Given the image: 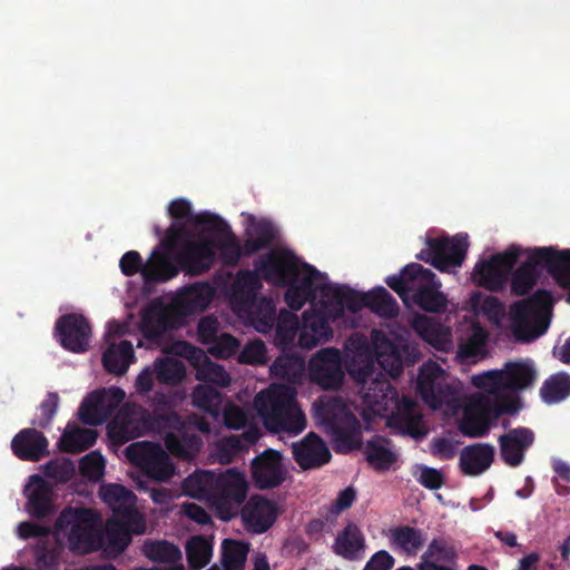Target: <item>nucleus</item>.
I'll list each match as a JSON object with an SVG mask.
<instances>
[{
	"instance_id": "f257e3e1",
	"label": "nucleus",
	"mask_w": 570,
	"mask_h": 570,
	"mask_svg": "<svg viewBox=\"0 0 570 570\" xmlns=\"http://www.w3.org/2000/svg\"><path fill=\"white\" fill-rule=\"evenodd\" d=\"M185 494L204 500L216 508L220 519L230 520L245 502L248 482L244 472L237 468L225 471L199 470L188 475L183 482Z\"/></svg>"
},
{
	"instance_id": "f03ea898",
	"label": "nucleus",
	"mask_w": 570,
	"mask_h": 570,
	"mask_svg": "<svg viewBox=\"0 0 570 570\" xmlns=\"http://www.w3.org/2000/svg\"><path fill=\"white\" fill-rule=\"evenodd\" d=\"M385 283L404 303L412 301L422 311L442 313L446 308L448 298L440 291L441 283L431 269L419 263L407 264L400 274L387 276Z\"/></svg>"
},
{
	"instance_id": "7ed1b4c3",
	"label": "nucleus",
	"mask_w": 570,
	"mask_h": 570,
	"mask_svg": "<svg viewBox=\"0 0 570 570\" xmlns=\"http://www.w3.org/2000/svg\"><path fill=\"white\" fill-rule=\"evenodd\" d=\"M316 417L331 436L335 452L346 454L363 446L358 419L340 396L320 397L314 403Z\"/></svg>"
},
{
	"instance_id": "20e7f679",
	"label": "nucleus",
	"mask_w": 570,
	"mask_h": 570,
	"mask_svg": "<svg viewBox=\"0 0 570 570\" xmlns=\"http://www.w3.org/2000/svg\"><path fill=\"white\" fill-rule=\"evenodd\" d=\"M255 406L265 426L276 433H301L306 426L304 413L296 403V390L288 385H272L255 396Z\"/></svg>"
},
{
	"instance_id": "39448f33",
	"label": "nucleus",
	"mask_w": 570,
	"mask_h": 570,
	"mask_svg": "<svg viewBox=\"0 0 570 570\" xmlns=\"http://www.w3.org/2000/svg\"><path fill=\"white\" fill-rule=\"evenodd\" d=\"M538 373L531 362L509 361L501 370H492L472 376V384L497 399L501 404L518 402V412L523 404L520 393L531 389Z\"/></svg>"
},
{
	"instance_id": "423d86ee",
	"label": "nucleus",
	"mask_w": 570,
	"mask_h": 570,
	"mask_svg": "<svg viewBox=\"0 0 570 570\" xmlns=\"http://www.w3.org/2000/svg\"><path fill=\"white\" fill-rule=\"evenodd\" d=\"M553 298L549 291L539 289L532 296L510 306V330L517 342L529 343L546 333L550 323Z\"/></svg>"
},
{
	"instance_id": "0eeeda50",
	"label": "nucleus",
	"mask_w": 570,
	"mask_h": 570,
	"mask_svg": "<svg viewBox=\"0 0 570 570\" xmlns=\"http://www.w3.org/2000/svg\"><path fill=\"white\" fill-rule=\"evenodd\" d=\"M97 522L98 515L91 509L66 508L57 518L55 529L67 537L70 551L87 554L99 550L102 544Z\"/></svg>"
},
{
	"instance_id": "6e6552de",
	"label": "nucleus",
	"mask_w": 570,
	"mask_h": 570,
	"mask_svg": "<svg viewBox=\"0 0 570 570\" xmlns=\"http://www.w3.org/2000/svg\"><path fill=\"white\" fill-rule=\"evenodd\" d=\"M517 413L518 402L509 401L501 404L492 395L483 392L469 399L459 429L465 436L483 438L488 435L492 420H497L503 414L514 415Z\"/></svg>"
},
{
	"instance_id": "1a4fd4ad",
	"label": "nucleus",
	"mask_w": 570,
	"mask_h": 570,
	"mask_svg": "<svg viewBox=\"0 0 570 570\" xmlns=\"http://www.w3.org/2000/svg\"><path fill=\"white\" fill-rule=\"evenodd\" d=\"M150 431L155 429H169L164 438L167 451L181 460H193L203 445L202 439L195 433H187V422L175 411L149 412Z\"/></svg>"
},
{
	"instance_id": "9d476101",
	"label": "nucleus",
	"mask_w": 570,
	"mask_h": 570,
	"mask_svg": "<svg viewBox=\"0 0 570 570\" xmlns=\"http://www.w3.org/2000/svg\"><path fill=\"white\" fill-rule=\"evenodd\" d=\"M521 256L522 248L518 245H511L503 253L478 262L472 273L473 283L490 292L502 291L508 282L509 274Z\"/></svg>"
},
{
	"instance_id": "9b49d317",
	"label": "nucleus",
	"mask_w": 570,
	"mask_h": 570,
	"mask_svg": "<svg viewBox=\"0 0 570 570\" xmlns=\"http://www.w3.org/2000/svg\"><path fill=\"white\" fill-rule=\"evenodd\" d=\"M125 453L132 465L153 480L167 481L175 473V466L160 444L135 442L127 446Z\"/></svg>"
},
{
	"instance_id": "f8f14e48",
	"label": "nucleus",
	"mask_w": 570,
	"mask_h": 570,
	"mask_svg": "<svg viewBox=\"0 0 570 570\" xmlns=\"http://www.w3.org/2000/svg\"><path fill=\"white\" fill-rule=\"evenodd\" d=\"M149 431V411L132 403L124 404L107 424L108 439L116 446H121Z\"/></svg>"
},
{
	"instance_id": "ddd939ff",
	"label": "nucleus",
	"mask_w": 570,
	"mask_h": 570,
	"mask_svg": "<svg viewBox=\"0 0 570 570\" xmlns=\"http://www.w3.org/2000/svg\"><path fill=\"white\" fill-rule=\"evenodd\" d=\"M350 374L362 383L361 393L364 405L375 415H384L397 403L399 393L391 382L383 377H372V365L354 372L348 368Z\"/></svg>"
},
{
	"instance_id": "4468645a",
	"label": "nucleus",
	"mask_w": 570,
	"mask_h": 570,
	"mask_svg": "<svg viewBox=\"0 0 570 570\" xmlns=\"http://www.w3.org/2000/svg\"><path fill=\"white\" fill-rule=\"evenodd\" d=\"M468 247V240L463 237H429L426 238V248L422 249L416 258L431 264L440 272H449L463 264Z\"/></svg>"
},
{
	"instance_id": "2eb2a0df",
	"label": "nucleus",
	"mask_w": 570,
	"mask_h": 570,
	"mask_svg": "<svg viewBox=\"0 0 570 570\" xmlns=\"http://www.w3.org/2000/svg\"><path fill=\"white\" fill-rule=\"evenodd\" d=\"M330 303L324 302L320 294L318 303H315L309 309L303 313L302 328L298 335V344L302 347L311 348L321 341H327L333 332L330 322L338 320L332 316Z\"/></svg>"
},
{
	"instance_id": "dca6fc26",
	"label": "nucleus",
	"mask_w": 570,
	"mask_h": 570,
	"mask_svg": "<svg viewBox=\"0 0 570 570\" xmlns=\"http://www.w3.org/2000/svg\"><path fill=\"white\" fill-rule=\"evenodd\" d=\"M126 393L120 387L94 391L81 403L79 419L88 425H99L111 416L125 400Z\"/></svg>"
},
{
	"instance_id": "f3484780",
	"label": "nucleus",
	"mask_w": 570,
	"mask_h": 570,
	"mask_svg": "<svg viewBox=\"0 0 570 570\" xmlns=\"http://www.w3.org/2000/svg\"><path fill=\"white\" fill-rule=\"evenodd\" d=\"M263 278L275 286H286L299 275V261L289 250H272L255 262Z\"/></svg>"
},
{
	"instance_id": "a211bd4d",
	"label": "nucleus",
	"mask_w": 570,
	"mask_h": 570,
	"mask_svg": "<svg viewBox=\"0 0 570 570\" xmlns=\"http://www.w3.org/2000/svg\"><path fill=\"white\" fill-rule=\"evenodd\" d=\"M309 376L324 390L340 389L345 377L340 350L335 347L320 350L309 360Z\"/></svg>"
},
{
	"instance_id": "6ab92c4d",
	"label": "nucleus",
	"mask_w": 570,
	"mask_h": 570,
	"mask_svg": "<svg viewBox=\"0 0 570 570\" xmlns=\"http://www.w3.org/2000/svg\"><path fill=\"white\" fill-rule=\"evenodd\" d=\"M200 223H209L206 229L217 235L216 239H210L213 249H217L222 264L226 267H235L245 255V242L239 243L230 226L220 216H203Z\"/></svg>"
},
{
	"instance_id": "aec40b11",
	"label": "nucleus",
	"mask_w": 570,
	"mask_h": 570,
	"mask_svg": "<svg viewBox=\"0 0 570 570\" xmlns=\"http://www.w3.org/2000/svg\"><path fill=\"white\" fill-rule=\"evenodd\" d=\"M240 518L244 528L253 534L267 532L276 522L278 508L276 503L261 494H253L242 504Z\"/></svg>"
},
{
	"instance_id": "412c9836",
	"label": "nucleus",
	"mask_w": 570,
	"mask_h": 570,
	"mask_svg": "<svg viewBox=\"0 0 570 570\" xmlns=\"http://www.w3.org/2000/svg\"><path fill=\"white\" fill-rule=\"evenodd\" d=\"M55 330L65 350L72 353H82L88 350L91 327L83 315L65 314L57 320Z\"/></svg>"
},
{
	"instance_id": "4be33fe9",
	"label": "nucleus",
	"mask_w": 570,
	"mask_h": 570,
	"mask_svg": "<svg viewBox=\"0 0 570 570\" xmlns=\"http://www.w3.org/2000/svg\"><path fill=\"white\" fill-rule=\"evenodd\" d=\"M216 261V252L210 239L187 240L177 254L180 269L190 276L207 273Z\"/></svg>"
},
{
	"instance_id": "5701e85b",
	"label": "nucleus",
	"mask_w": 570,
	"mask_h": 570,
	"mask_svg": "<svg viewBox=\"0 0 570 570\" xmlns=\"http://www.w3.org/2000/svg\"><path fill=\"white\" fill-rule=\"evenodd\" d=\"M252 479L259 490L279 487L286 479V471L278 451L267 449L255 456L250 464Z\"/></svg>"
},
{
	"instance_id": "b1692460",
	"label": "nucleus",
	"mask_w": 570,
	"mask_h": 570,
	"mask_svg": "<svg viewBox=\"0 0 570 570\" xmlns=\"http://www.w3.org/2000/svg\"><path fill=\"white\" fill-rule=\"evenodd\" d=\"M371 340L381 368L390 376L399 377L403 373L404 356L409 354V346L394 343L380 330L372 331Z\"/></svg>"
},
{
	"instance_id": "393cba45",
	"label": "nucleus",
	"mask_w": 570,
	"mask_h": 570,
	"mask_svg": "<svg viewBox=\"0 0 570 570\" xmlns=\"http://www.w3.org/2000/svg\"><path fill=\"white\" fill-rule=\"evenodd\" d=\"M522 255L525 259L513 271L510 281L511 293L515 296L529 294L543 273L538 247L522 248Z\"/></svg>"
},
{
	"instance_id": "a878e982",
	"label": "nucleus",
	"mask_w": 570,
	"mask_h": 570,
	"mask_svg": "<svg viewBox=\"0 0 570 570\" xmlns=\"http://www.w3.org/2000/svg\"><path fill=\"white\" fill-rule=\"evenodd\" d=\"M180 354L194 361L198 381L214 383L222 387L230 384L232 379L225 367L210 361L200 348L186 342L180 344Z\"/></svg>"
},
{
	"instance_id": "bb28decb",
	"label": "nucleus",
	"mask_w": 570,
	"mask_h": 570,
	"mask_svg": "<svg viewBox=\"0 0 570 570\" xmlns=\"http://www.w3.org/2000/svg\"><path fill=\"white\" fill-rule=\"evenodd\" d=\"M538 250L543 272L549 274L558 286L568 291L567 302L570 304V248L543 246L538 247Z\"/></svg>"
},
{
	"instance_id": "cd10ccee",
	"label": "nucleus",
	"mask_w": 570,
	"mask_h": 570,
	"mask_svg": "<svg viewBox=\"0 0 570 570\" xmlns=\"http://www.w3.org/2000/svg\"><path fill=\"white\" fill-rule=\"evenodd\" d=\"M320 294L324 302L330 303L332 307V316L341 318L344 309L356 313L362 307H365L366 293L360 294L345 285L325 284L320 288Z\"/></svg>"
},
{
	"instance_id": "c85d7f7f",
	"label": "nucleus",
	"mask_w": 570,
	"mask_h": 570,
	"mask_svg": "<svg viewBox=\"0 0 570 570\" xmlns=\"http://www.w3.org/2000/svg\"><path fill=\"white\" fill-rule=\"evenodd\" d=\"M293 458L302 469L309 470L328 463L332 454L321 436L309 432L301 442L293 444Z\"/></svg>"
},
{
	"instance_id": "c756f323",
	"label": "nucleus",
	"mask_w": 570,
	"mask_h": 570,
	"mask_svg": "<svg viewBox=\"0 0 570 570\" xmlns=\"http://www.w3.org/2000/svg\"><path fill=\"white\" fill-rule=\"evenodd\" d=\"M534 433L528 428L509 430L499 438L500 454L509 466H519L524 460L525 451L533 444Z\"/></svg>"
},
{
	"instance_id": "7c9ffc66",
	"label": "nucleus",
	"mask_w": 570,
	"mask_h": 570,
	"mask_svg": "<svg viewBox=\"0 0 570 570\" xmlns=\"http://www.w3.org/2000/svg\"><path fill=\"white\" fill-rule=\"evenodd\" d=\"M169 215L175 219L171 226L167 229V237L176 242L187 235V225L203 227L205 230L210 226L209 223H200L203 216H216L215 214L204 212L194 214L191 205L186 199L173 200L168 208Z\"/></svg>"
},
{
	"instance_id": "2f4dec72",
	"label": "nucleus",
	"mask_w": 570,
	"mask_h": 570,
	"mask_svg": "<svg viewBox=\"0 0 570 570\" xmlns=\"http://www.w3.org/2000/svg\"><path fill=\"white\" fill-rule=\"evenodd\" d=\"M179 271L177 257L174 261L169 248H155L145 263L142 279L145 284L164 283L176 277Z\"/></svg>"
},
{
	"instance_id": "473e14b6",
	"label": "nucleus",
	"mask_w": 570,
	"mask_h": 570,
	"mask_svg": "<svg viewBox=\"0 0 570 570\" xmlns=\"http://www.w3.org/2000/svg\"><path fill=\"white\" fill-rule=\"evenodd\" d=\"M13 454L23 461L38 462L49 454L48 440L36 429H23L11 441Z\"/></svg>"
},
{
	"instance_id": "72a5a7b5",
	"label": "nucleus",
	"mask_w": 570,
	"mask_h": 570,
	"mask_svg": "<svg viewBox=\"0 0 570 570\" xmlns=\"http://www.w3.org/2000/svg\"><path fill=\"white\" fill-rule=\"evenodd\" d=\"M214 297L213 287L206 282H196L181 288L174 299L178 313L188 316L207 308Z\"/></svg>"
},
{
	"instance_id": "f704fd0d",
	"label": "nucleus",
	"mask_w": 570,
	"mask_h": 570,
	"mask_svg": "<svg viewBox=\"0 0 570 570\" xmlns=\"http://www.w3.org/2000/svg\"><path fill=\"white\" fill-rule=\"evenodd\" d=\"M332 550L347 561H361L366 551L365 535L357 524L350 522L337 533Z\"/></svg>"
},
{
	"instance_id": "c9c22d12",
	"label": "nucleus",
	"mask_w": 570,
	"mask_h": 570,
	"mask_svg": "<svg viewBox=\"0 0 570 570\" xmlns=\"http://www.w3.org/2000/svg\"><path fill=\"white\" fill-rule=\"evenodd\" d=\"M458 559L455 548L445 538H434L421 556L417 570L451 569Z\"/></svg>"
},
{
	"instance_id": "e433bc0d",
	"label": "nucleus",
	"mask_w": 570,
	"mask_h": 570,
	"mask_svg": "<svg viewBox=\"0 0 570 570\" xmlns=\"http://www.w3.org/2000/svg\"><path fill=\"white\" fill-rule=\"evenodd\" d=\"M244 235L245 255L249 257L263 249L269 248L277 236V230L271 220L265 218L256 219L254 216H249Z\"/></svg>"
},
{
	"instance_id": "4c0bfd02",
	"label": "nucleus",
	"mask_w": 570,
	"mask_h": 570,
	"mask_svg": "<svg viewBox=\"0 0 570 570\" xmlns=\"http://www.w3.org/2000/svg\"><path fill=\"white\" fill-rule=\"evenodd\" d=\"M494 446L475 443L465 446L460 453V469L463 474L475 476L487 471L494 460Z\"/></svg>"
},
{
	"instance_id": "58836bf2",
	"label": "nucleus",
	"mask_w": 570,
	"mask_h": 570,
	"mask_svg": "<svg viewBox=\"0 0 570 570\" xmlns=\"http://www.w3.org/2000/svg\"><path fill=\"white\" fill-rule=\"evenodd\" d=\"M51 487L40 475L30 476V485L26 488L24 494L28 498L27 509L31 515L42 519L53 513L51 501Z\"/></svg>"
},
{
	"instance_id": "ea45409f",
	"label": "nucleus",
	"mask_w": 570,
	"mask_h": 570,
	"mask_svg": "<svg viewBox=\"0 0 570 570\" xmlns=\"http://www.w3.org/2000/svg\"><path fill=\"white\" fill-rule=\"evenodd\" d=\"M387 537L393 551L410 557L416 556L426 540L423 530L411 525L394 527L390 529Z\"/></svg>"
},
{
	"instance_id": "a19ab883",
	"label": "nucleus",
	"mask_w": 570,
	"mask_h": 570,
	"mask_svg": "<svg viewBox=\"0 0 570 570\" xmlns=\"http://www.w3.org/2000/svg\"><path fill=\"white\" fill-rule=\"evenodd\" d=\"M240 311L248 314L253 326L261 333H268L274 328L276 305L272 297L257 296L248 304L238 306Z\"/></svg>"
},
{
	"instance_id": "79ce46f5",
	"label": "nucleus",
	"mask_w": 570,
	"mask_h": 570,
	"mask_svg": "<svg viewBox=\"0 0 570 570\" xmlns=\"http://www.w3.org/2000/svg\"><path fill=\"white\" fill-rule=\"evenodd\" d=\"M414 332L439 351H446L451 343V332L439 321L425 315H416L412 321Z\"/></svg>"
},
{
	"instance_id": "37998d69",
	"label": "nucleus",
	"mask_w": 570,
	"mask_h": 570,
	"mask_svg": "<svg viewBox=\"0 0 570 570\" xmlns=\"http://www.w3.org/2000/svg\"><path fill=\"white\" fill-rule=\"evenodd\" d=\"M135 360L131 342L121 341L119 344L110 343L102 353V365L108 373L124 375Z\"/></svg>"
},
{
	"instance_id": "c03bdc74",
	"label": "nucleus",
	"mask_w": 570,
	"mask_h": 570,
	"mask_svg": "<svg viewBox=\"0 0 570 570\" xmlns=\"http://www.w3.org/2000/svg\"><path fill=\"white\" fill-rule=\"evenodd\" d=\"M115 522L122 530L119 542H116L114 532L109 533L110 541L118 546L120 551H124L130 542V534H141L145 531V521L142 515L137 511L135 505L122 508L119 514L116 515Z\"/></svg>"
},
{
	"instance_id": "a18cd8bd",
	"label": "nucleus",
	"mask_w": 570,
	"mask_h": 570,
	"mask_svg": "<svg viewBox=\"0 0 570 570\" xmlns=\"http://www.w3.org/2000/svg\"><path fill=\"white\" fill-rule=\"evenodd\" d=\"M391 422L403 434L419 439L425 435L422 428V415L416 411L415 403L404 399L399 412L391 417Z\"/></svg>"
},
{
	"instance_id": "49530a36",
	"label": "nucleus",
	"mask_w": 570,
	"mask_h": 570,
	"mask_svg": "<svg viewBox=\"0 0 570 570\" xmlns=\"http://www.w3.org/2000/svg\"><path fill=\"white\" fill-rule=\"evenodd\" d=\"M390 440L375 435L365 443L364 454L367 463L377 471L389 470L397 456L390 449Z\"/></svg>"
},
{
	"instance_id": "de8ad7c7",
	"label": "nucleus",
	"mask_w": 570,
	"mask_h": 570,
	"mask_svg": "<svg viewBox=\"0 0 570 570\" xmlns=\"http://www.w3.org/2000/svg\"><path fill=\"white\" fill-rule=\"evenodd\" d=\"M98 432L92 429L67 428L59 441V448L66 453H80L90 449L97 441Z\"/></svg>"
},
{
	"instance_id": "09e8293b",
	"label": "nucleus",
	"mask_w": 570,
	"mask_h": 570,
	"mask_svg": "<svg viewBox=\"0 0 570 570\" xmlns=\"http://www.w3.org/2000/svg\"><path fill=\"white\" fill-rule=\"evenodd\" d=\"M144 556L153 562L168 566L183 564L181 550L167 540L146 541L142 546Z\"/></svg>"
},
{
	"instance_id": "8fccbe9b",
	"label": "nucleus",
	"mask_w": 570,
	"mask_h": 570,
	"mask_svg": "<svg viewBox=\"0 0 570 570\" xmlns=\"http://www.w3.org/2000/svg\"><path fill=\"white\" fill-rule=\"evenodd\" d=\"M261 288L262 282L256 272L242 271L233 286V299L238 306L248 304L258 296Z\"/></svg>"
},
{
	"instance_id": "3c124183",
	"label": "nucleus",
	"mask_w": 570,
	"mask_h": 570,
	"mask_svg": "<svg viewBox=\"0 0 570 570\" xmlns=\"http://www.w3.org/2000/svg\"><path fill=\"white\" fill-rule=\"evenodd\" d=\"M191 403L198 410L217 419L223 403L222 393L214 386L199 384L191 392Z\"/></svg>"
},
{
	"instance_id": "603ef678",
	"label": "nucleus",
	"mask_w": 570,
	"mask_h": 570,
	"mask_svg": "<svg viewBox=\"0 0 570 570\" xmlns=\"http://www.w3.org/2000/svg\"><path fill=\"white\" fill-rule=\"evenodd\" d=\"M275 340L283 348L291 346L298 331L301 332L299 320L296 314L287 309H281L275 321Z\"/></svg>"
},
{
	"instance_id": "864d4df0",
	"label": "nucleus",
	"mask_w": 570,
	"mask_h": 570,
	"mask_svg": "<svg viewBox=\"0 0 570 570\" xmlns=\"http://www.w3.org/2000/svg\"><path fill=\"white\" fill-rule=\"evenodd\" d=\"M248 552V542L225 539L222 543V563L224 570H244Z\"/></svg>"
},
{
	"instance_id": "5fc2aeb1",
	"label": "nucleus",
	"mask_w": 570,
	"mask_h": 570,
	"mask_svg": "<svg viewBox=\"0 0 570 570\" xmlns=\"http://www.w3.org/2000/svg\"><path fill=\"white\" fill-rule=\"evenodd\" d=\"M365 307L383 317H394L399 313L396 299L383 286L366 293Z\"/></svg>"
},
{
	"instance_id": "6e6d98bb",
	"label": "nucleus",
	"mask_w": 570,
	"mask_h": 570,
	"mask_svg": "<svg viewBox=\"0 0 570 570\" xmlns=\"http://www.w3.org/2000/svg\"><path fill=\"white\" fill-rule=\"evenodd\" d=\"M213 556V544L204 535H194L186 543L188 564L194 570L207 566Z\"/></svg>"
},
{
	"instance_id": "4d7b16f0",
	"label": "nucleus",
	"mask_w": 570,
	"mask_h": 570,
	"mask_svg": "<svg viewBox=\"0 0 570 570\" xmlns=\"http://www.w3.org/2000/svg\"><path fill=\"white\" fill-rule=\"evenodd\" d=\"M540 394L548 404L563 401L570 395V375L564 372L551 375L542 384Z\"/></svg>"
},
{
	"instance_id": "13d9d810",
	"label": "nucleus",
	"mask_w": 570,
	"mask_h": 570,
	"mask_svg": "<svg viewBox=\"0 0 570 570\" xmlns=\"http://www.w3.org/2000/svg\"><path fill=\"white\" fill-rule=\"evenodd\" d=\"M154 373L159 383L179 384L186 376V367L181 361L164 357L155 362Z\"/></svg>"
},
{
	"instance_id": "bf43d9fd",
	"label": "nucleus",
	"mask_w": 570,
	"mask_h": 570,
	"mask_svg": "<svg viewBox=\"0 0 570 570\" xmlns=\"http://www.w3.org/2000/svg\"><path fill=\"white\" fill-rule=\"evenodd\" d=\"M101 498L112 510L114 518L122 508L136 504L135 493L121 484H109L101 489Z\"/></svg>"
},
{
	"instance_id": "052dcab7",
	"label": "nucleus",
	"mask_w": 570,
	"mask_h": 570,
	"mask_svg": "<svg viewBox=\"0 0 570 570\" xmlns=\"http://www.w3.org/2000/svg\"><path fill=\"white\" fill-rule=\"evenodd\" d=\"M304 366L305 362L301 356L284 354L273 362L271 372L274 376L291 381L302 373Z\"/></svg>"
},
{
	"instance_id": "680f3d73",
	"label": "nucleus",
	"mask_w": 570,
	"mask_h": 570,
	"mask_svg": "<svg viewBox=\"0 0 570 570\" xmlns=\"http://www.w3.org/2000/svg\"><path fill=\"white\" fill-rule=\"evenodd\" d=\"M59 403V396L56 392H49L39 406V413L31 421L33 426L46 429L50 425Z\"/></svg>"
},
{
	"instance_id": "e2e57ef3",
	"label": "nucleus",
	"mask_w": 570,
	"mask_h": 570,
	"mask_svg": "<svg viewBox=\"0 0 570 570\" xmlns=\"http://www.w3.org/2000/svg\"><path fill=\"white\" fill-rule=\"evenodd\" d=\"M239 347V341L228 333H223L209 345L208 352L218 358L233 356Z\"/></svg>"
},
{
	"instance_id": "0e129e2a",
	"label": "nucleus",
	"mask_w": 570,
	"mask_h": 570,
	"mask_svg": "<svg viewBox=\"0 0 570 570\" xmlns=\"http://www.w3.org/2000/svg\"><path fill=\"white\" fill-rule=\"evenodd\" d=\"M79 470L83 476L98 480L104 474L105 460L100 453L90 452L80 460Z\"/></svg>"
},
{
	"instance_id": "69168bd1",
	"label": "nucleus",
	"mask_w": 570,
	"mask_h": 570,
	"mask_svg": "<svg viewBox=\"0 0 570 570\" xmlns=\"http://www.w3.org/2000/svg\"><path fill=\"white\" fill-rule=\"evenodd\" d=\"M219 322L213 315L203 316L197 325V341L210 345L219 335Z\"/></svg>"
},
{
	"instance_id": "338daca9",
	"label": "nucleus",
	"mask_w": 570,
	"mask_h": 570,
	"mask_svg": "<svg viewBox=\"0 0 570 570\" xmlns=\"http://www.w3.org/2000/svg\"><path fill=\"white\" fill-rule=\"evenodd\" d=\"M73 473L75 465L69 460H65L62 462L50 461L45 465L46 476L60 483L68 482L72 478Z\"/></svg>"
},
{
	"instance_id": "774afa93",
	"label": "nucleus",
	"mask_w": 570,
	"mask_h": 570,
	"mask_svg": "<svg viewBox=\"0 0 570 570\" xmlns=\"http://www.w3.org/2000/svg\"><path fill=\"white\" fill-rule=\"evenodd\" d=\"M244 445L238 436H229L217 446V461L220 464H229L243 450Z\"/></svg>"
}]
</instances>
